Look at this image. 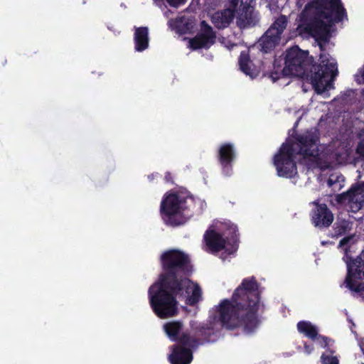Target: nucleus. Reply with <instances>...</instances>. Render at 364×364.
<instances>
[{"label":"nucleus","instance_id":"nucleus-1","mask_svg":"<svg viewBox=\"0 0 364 364\" xmlns=\"http://www.w3.org/2000/svg\"><path fill=\"white\" fill-rule=\"evenodd\" d=\"M159 260L162 272L157 282L149 287L148 294L154 314L160 318H167L178 314V299L194 306L202 299V290L189 279L193 265L188 254L170 249L161 255Z\"/></svg>","mask_w":364,"mask_h":364},{"label":"nucleus","instance_id":"nucleus-2","mask_svg":"<svg viewBox=\"0 0 364 364\" xmlns=\"http://www.w3.org/2000/svg\"><path fill=\"white\" fill-rule=\"evenodd\" d=\"M259 287L254 276L243 279L231 299L221 300L215 307L214 320L218 319L228 330L242 328L247 334L254 333L261 322L258 316L261 300Z\"/></svg>","mask_w":364,"mask_h":364},{"label":"nucleus","instance_id":"nucleus-3","mask_svg":"<svg viewBox=\"0 0 364 364\" xmlns=\"http://www.w3.org/2000/svg\"><path fill=\"white\" fill-rule=\"evenodd\" d=\"M319 60L321 63H314L309 51L292 46L285 52L283 73L310 81L315 90L322 93L334 80L338 70L336 63L330 62L326 54H320Z\"/></svg>","mask_w":364,"mask_h":364},{"label":"nucleus","instance_id":"nucleus-4","mask_svg":"<svg viewBox=\"0 0 364 364\" xmlns=\"http://www.w3.org/2000/svg\"><path fill=\"white\" fill-rule=\"evenodd\" d=\"M347 18L341 0H312L299 15V28L316 41L328 42L334 23Z\"/></svg>","mask_w":364,"mask_h":364},{"label":"nucleus","instance_id":"nucleus-5","mask_svg":"<svg viewBox=\"0 0 364 364\" xmlns=\"http://www.w3.org/2000/svg\"><path fill=\"white\" fill-rule=\"evenodd\" d=\"M196 208L193 196L171 193L163 197L160 214L166 225L175 228L184 225L193 216Z\"/></svg>","mask_w":364,"mask_h":364},{"label":"nucleus","instance_id":"nucleus-6","mask_svg":"<svg viewBox=\"0 0 364 364\" xmlns=\"http://www.w3.org/2000/svg\"><path fill=\"white\" fill-rule=\"evenodd\" d=\"M228 231L230 237L227 236L225 238L221 233L215 230H206L204 234V240L212 252L217 253L225 250L228 255H232L237 250L239 234L237 226L231 225Z\"/></svg>","mask_w":364,"mask_h":364},{"label":"nucleus","instance_id":"nucleus-7","mask_svg":"<svg viewBox=\"0 0 364 364\" xmlns=\"http://www.w3.org/2000/svg\"><path fill=\"white\" fill-rule=\"evenodd\" d=\"M295 150L291 143H283L279 151L274 156L273 164L279 177L291 178L297 173L294 161Z\"/></svg>","mask_w":364,"mask_h":364},{"label":"nucleus","instance_id":"nucleus-8","mask_svg":"<svg viewBox=\"0 0 364 364\" xmlns=\"http://www.w3.org/2000/svg\"><path fill=\"white\" fill-rule=\"evenodd\" d=\"M343 285L353 294L360 296L364 292V260L360 256L347 262V274Z\"/></svg>","mask_w":364,"mask_h":364},{"label":"nucleus","instance_id":"nucleus-9","mask_svg":"<svg viewBox=\"0 0 364 364\" xmlns=\"http://www.w3.org/2000/svg\"><path fill=\"white\" fill-rule=\"evenodd\" d=\"M286 16L280 15L258 41V47L264 53L274 50L279 43L281 36L287 26Z\"/></svg>","mask_w":364,"mask_h":364},{"label":"nucleus","instance_id":"nucleus-10","mask_svg":"<svg viewBox=\"0 0 364 364\" xmlns=\"http://www.w3.org/2000/svg\"><path fill=\"white\" fill-rule=\"evenodd\" d=\"M191 331L188 347L193 349L206 343L215 342L218 337V332L212 323H201L196 326L191 324Z\"/></svg>","mask_w":364,"mask_h":364},{"label":"nucleus","instance_id":"nucleus-11","mask_svg":"<svg viewBox=\"0 0 364 364\" xmlns=\"http://www.w3.org/2000/svg\"><path fill=\"white\" fill-rule=\"evenodd\" d=\"M319 134L316 129L307 131L302 134L297 135L295 138L299 147L297 154L303 156L304 158L318 156L319 155Z\"/></svg>","mask_w":364,"mask_h":364},{"label":"nucleus","instance_id":"nucleus-12","mask_svg":"<svg viewBox=\"0 0 364 364\" xmlns=\"http://www.w3.org/2000/svg\"><path fill=\"white\" fill-rule=\"evenodd\" d=\"M255 4L256 0H241L240 7L236 11L237 25L239 28L253 27L259 22Z\"/></svg>","mask_w":364,"mask_h":364},{"label":"nucleus","instance_id":"nucleus-13","mask_svg":"<svg viewBox=\"0 0 364 364\" xmlns=\"http://www.w3.org/2000/svg\"><path fill=\"white\" fill-rule=\"evenodd\" d=\"M216 33L213 28L205 21L200 23V30L193 38L189 41V46L193 50L209 48L215 43Z\"/></svg>","mask_w":364,"mask_h":364},{"label":"nucleus","instance_id":"nucleus-14","mask_svg":"<svg viewBox=\"0 0 364 364\" xmlns=\"http://www.w3.org/2000/svg\"><path fill=\"white\" fill-rule=\"evenodd\" d=\"M315 205L311 213L312 224L318 228H328L333 223L334 217L331 210L325 203H319L318 200L311 203Z\"/></svg>","mask_w":364,"mask_h":364},{"label":"nucleus","instance_id":"nucleus-15","mask_svg":"<svg viewBox=\"0 0 364 364\" xmlns=\"http://www.w3.org/2000/svg\"><path fill=\"white\" fill-rule=\"evenodd\" d=\"M183 327V323L181 321H171L164 323L163 328L172 341H176L183 346H188L191 340V333L186 331L181 335L180 333Z\"/></svg>","mask_w":364,"mask_h":364},{"label":"nucleus","instance_id":"nucleus-16","mask_svg":"<svg viewBox=\"0 0 364 364\" xmlns=\"http://www.w3.org/2000/svg\"><path fill=\"white\" fill-rule=\"evenodd\" d=\"M218 160L221 166L223 172L229 175L232 169V164L236 158V153L233 144L223 143L218 150Z\"/></svg>","mask_w":364,"mask_h":364},{"label":"nucleus","instance_id":"nucleus-17","mask_svg":"<svg viewBox=\"0 0 364 364\" xmlns=\"http://www.w3.org/2000/svg\"><path fill=\"white\" fill-rule=\"evenodd\" d=\"M171 348V353L168 356L171 364H190L193 360V348L181 344L173 345Z\"/></svg>","mask_w":364,"mask_h":364},{"label":"nucleus","instance_id":"nucleus-18","mask_svg":"<svg viewBox=\"0 0 364 364\" xmlns=\"http://www.w3.org/2000/svg\"><path fill=\"white\" fill-rule=\"evenodd\" d=\"M321 341L320 345L326 349V351L321 356V362L322 364H339V360L336 355H333L336 353L333 347L334 341L327 336H320Z\"/></svg>","mask_w":364,"mask_h":364},{"label":"nucleus","instance_id":"nucleus-19","mask_svg":"<svg viewBox=\"0 0 364 364\" xmlns=\"http://www.w3.org/2000/svg\"><path fill=\"white\" fill-rule=\"evenodd\" d=\"M235 12L228 8L215 11L211 16V21L218 29H224L229 26L234 19Z\"/></svg>","mask_w":364,"mask_h":364},{"label":"nucleus","instance_id":"nucleus-20","mask_svg":"<svg viewBox=\"0 0 364 364\" xmlns=\"http://www.w3.org/2000/svg\"><path fill=\"white\" fill-rule=\"evenodd\" d=\"M297 331L301 334L314 341L317 340L319 343L321 341L320 336L323 335L318 334V328L309 321H300L296 324Z\"/></svg>","mask_w":364,"mask_h":364},{"label":"nucleus","instance_id":"nucleus-21","mask_svg":"<svg viewBox=\"0 0 364 364\" xmlns=\"http://www.w3.org/2000/svg\"><path fill=\"white\" fill-rule=\"evenodd\" d=\"M135 49L141 52L149 46V29L146 26L135 28L134 32Z\"/></svg>","mask_w":364,"mask_h":364},{"label":"nucleus","instance_id":"nucleus-22","mask_svg":"<svg viewBox=\"0 0 364 364\" xmlns=\"http://www.w3.org/2000/svg\"><path fill=\"white\" fill-rule=\"evenodd\" d=\"M250 63L249 52L247 50L242 51L238 59L240 68L247 75L252 76L254 73L250 66Z\"/></svg>","mask_w":364,"mask_h":364},{"label":"nucleus","instance_id":"nucleus-23","mask_svg":"<svg viewBox=\"0 0 364 364\" xmlns=\"http://www.w3.org/2000/svg\"><path fill=\"white\" fill-rule=\"evenodd\" d=\"M358 191V188H351L346 192L338 194L336 196V200L339 204L353 202L357 195Z\"/></svg>","mask_w":364,"mask_h":364},{"label":"nucleus","instance_id":"nucleus-24","mask_svg":"<svg viewBox=\"0 0 364 364\" xmlns=\"http://www.w3.org/2000/svg\"><path fill=\"white\" fill-rule=\"evenodd\" d=\"M348 228V223L343 220L340 222H336L333 225L334 235L340 237L344 235Z\"/></svg>","mask_w":364,"mask_h":364},{"label":"nucleus","instance_id":"nucleus-25","mask_svg":"<svg viewBox=\"0 0 364 364\" xmlns=\"http://www.w3.org/2000/svg\"><path fill=\"white\" fill-rule=\"evenodd\" d=\"M355 153L361 159L364 160V138L360 139L355 149Z\"/></svg>","mask_w":364,"mask_h":364},{"label":"nucleus","instance_id":"nucleus-26","mask_svg":"<svg viewBox=\"0 0 364 364\" xmlns=\"http://www.w3.org/2000/svg\"><path fill=\"white\" fill-rule=\"evenodd\" d=\"M287 75L283 73V69L281 71H272L269 74V77L272 79V82H276L279 80L282 77H287Z\"/></svg>","mask_w":364,"mask_h":364},{"label":"nucleus","instance_id":"nucleus-27","mask_svg":"<svg viewBox=\"0 0 364 364\" xmlns=\"http://www.w3.org/2000/svg\"><path fill=\"white\" fill-rule=\"evenodd\" d=\"M169 6L177 8L179 6L184 4L186 0H166Z\"/></svg>","mask_w":364,"mask_h":364},{"label":"nucleus","instance_id":"nucleus-28","mask_svg":"<svg viewBox=\"0 0 364 364\" xmlns=\"http://www.w3.org/2000/svg\"><path fill=\"white\" fill-rule=\"evenodd\" d=\"M227 1H228V6H229L228 9H232L236 13V11L237 10V6H238L239 2L240 1L241 2V0H227Z\"/></svg>","mask_w":364,"mask_h":364},{"label":"nucleus","instance_id":"nucleus-29","mask_svg":"<svg viewBox=\"0 0 364 364\" xmlns=\"http://www.w3.org/2000/svg\"><path fill=\"white\" fill-rule=\"evenodd\" d=\"M304 350L305 353H306L307 355H309L314 350V346L313 344H308L307 343H304Z\"/></svg>","mask_w":364,"mask_h":364},{"label":"nucleus","instance_id":"nucleus-30","mask_svg":"<svg viewBox=\"0 0 364 364\" xmlns=\"http://www.w3.org/2000/svg\"><path fill=\"white\" fill-rule=\"evenodd\" d=\"M351 240H352V237L351 236L343 237L339 242V247H345L346 245H347L350 242V241Z\"/></svg>","mask_w":364,"mask_h":364},{"label":"nucleus","instance_id":"nucleus-31","mask_svg":"<svg viewBox=\"0 0 364 364\" xmlns=\"http://www.w3.org/2000/svg\"><path fill=\"white\" fill-rule=\"evenodd\" d=\"M164 180L166 183H173L172 174L168 171L165 173Z\"/></svg>","mask_w":364,"mask_h":364},{"label":"nucleus","instance_id":"nucleus-32","mask_svg":"<svg viewBox=\"0 0 364 364\" xmlns=\"http://www.w3.org/2000/svg\"><path fill=\"white\" fill-rule=\"evenodd\" d=\"M157 175H159V173H156V174H154V173H151V174H149V175L148 176V179H149L150 181H152L154 179L155 176H157Z\"/></svg>","mask_w":364,"mask_h":364},{"label":"nucleus","instance_id":"nucleus-33","mask_svg":"<svg viewBox=\"0 0 364 364\" xmlns=\"http://www.w3.org/2000/svg\"><path fill=\"white\" fill-rule=\"evenodd\" d=\"M335 183V181L330 177L328 180V186H331L333 184Z\"/></svg>","mask_w":364,"mask_h":364},{"label":"nucleus","instance_id":"nucleus-34","mask_svg":"<svg viewBox=\"0 0 364 364\" xmlns=\"http://www.w3.org/2000/svg\"><path fill=\"white\" fill-rule=\"evenodd\" d=\"M319 47H320V49H321V50H324V48H323V45L319 44Z\"/></svg>","mask_w":364,"mask_h":364},{"label":"nucleus","instance_id":"nucleus-35","mask_svg":"<svg viewBox=\"0 0 364 364\" xmlns=\"http://www.w3.org/2000/svg\"><path fill=\"white\" fill-rule=\"evenodd\" d=\"M360 187H361L362 189L364 190V181L362 182V183L360 184Z\"/></svg>","mask_w":364,"mask_h":364},{"label":"nucleus","instance_id":"nucleus-36","mask_svg":"<svg viewBox=\"0 0 364 364\" xmlns=\"http://www.w3.org/2000/svg\"><path fill=\"white\" fill-rule=\"evenodd\" d=\"M235 46H236V44H235V43L232 44V45H231V48H232V47ZM229 48L230 49V48Z\"/></svg>","mask_w":364,"mask_h":364}]
</instances>
